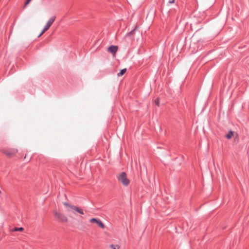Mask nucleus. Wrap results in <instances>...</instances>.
I'll return each mask as SVG.
<instances>
[{"label": "nucleus", "instance_id": "8", "mask_svg": "<svg viewBox=\"0 0 249 249\" xmlns=\"http://www.w3.org/2000/svg\"><path fill=\"white\" fill-rule=\"evenodd\" d=\"M126 69H122L120 72L119 73H118V76L120 77V76H122L125 73V72H126Z\"/></svg>", "mask_w": 249, "mask_h": 249}, {"label": "nucleus", "instance_id": "13", "mask_svg": "<svg viewBox=\"0 0 249 249\" xmlns=\"http://www.w3.org/2000/svg\"><path fill=\"white\" fill-rule=\"evenodd\" d=\"M155 104H156L157 106H159V100H158V99H156V100H155Z\"/></svg>", "mask_w": 249, "mask_h": 249}, {"label": "nucleus", "instance_id": "14", "mask_svg": "<svg viewBox=\"0 0 249 249\" xmlns=\"http://www.w3.org/2000/svg\"><path fill=\"white\" fill-rule=\"evenodd\" d=\"M31 0H27L26 2L25 3V6H26L27 4H29V3L30 2Z\"/></svg>", "mask_w": 249, "mask_h": 249}, {"label": "nucleus", "instance_id": "2", "mask_svg": "<svg viewBox=\"0 0 249 249\" xmlns=\"http://www.w3.org/2000/svg\"><path fill=\"white\" fill-rule=\"evenodd\" d=\"M56 18L55 16H52L49 20L47 22L46 24L45 25V27H44L43 29L42 30L41 33L38 36L39 37L40 36L42 35H43L46 31H47L50 27L51 26V25L53 24V22L55 20Z\"/></svg>", "mask_w": 249, "mask_h": 249}, {"label": "nucleus", "instance_id": "4", "mask_svg": "<svg viewBox=\"0 0 249 249\" xmlns=\"http://www.w3.org/2000/svg\"><path fill=\"white\" fill-rule=\"evenodd\" d=\"M55 216L61 221L66 222L68 221V218L63 214L59 213L57 212L54 213Z\"/></svg>", "mask_w": 249, "mask_h": 249}, {"label": "nucleus", "instance_id": "5", "mask_svg": "<svg viewBox=\"0 0 249 249\" xmlns=\"http://www.w3.org/2000/svg\"><path fill=\"white\" fill-rule=\"evenodd\" d=\"M89 221L91 223H96L97 225H98L102 229H104V228H105V225L103 223V222L101 221H100L99 220H98L97 219H96L95 218H91L90 219Z\"/></svg>", "mask_w": 249, "mask_h": 249}, {"label": "nucleus", "instance_id": "1", "mask_svg": "<svg viewBox=\"0 0 249 249\" xmlns=\"http://www.w3.org/2000/svg\"><path fill=\"white\" fill-rule=\"evenodd\" d=\"M117 178L118 181L124 186H127L129 184L130 180L127 178L125 172L121 173L118 176Z\"/></svg>", "mask_w": 249, "mask_h": 249}, {"label": "nucleus", "instance_id": "10", "mask_svg": "<svg viewBox=\"0 0 249 249\" xmlns=\"http://www.w3.org/2000/svg\"><path fill=\"white\" fill-rule=\"evenodd\" d=\"M109 247L111 249H119L120 247L117 245H110Z\"/></svg>", "mask_w": 249, "mask_h": 249}, {"label": "nucleus", "instance_id": "12", "mask_svg": "<svg viewBox=\"0 0 249 249\" xmlns=\"http://www.w3.org/2000/svg\"><path fill=\"white\" fill-rule=\"evenodd\" d=\"M135 30V29H134L133 30H132L131 31H130L129 33H128L127 34V36H130L131 35H133L134 34V33Z\"/></svg>", "mask_w": 249, "mask_h": 249}, {"label": "nucleus", "instance_id": "6", "mask_svg": "<svg viewBox=\"0 0 249 249\" xmlns=\"http://www.w3.org/2000/svg\"><path fill=\"white\" fill-rule=\"evenodd\" d=\"M118 50V47L116 46H111L108 48V51L112 54H115Z\"/></svg>", "mask_w": 249, "mask_h": 249}, {"label": "nucleus", "instance_id": "7", "mask_svg": "<svg viewBox=\"0 0 249 249\" xmlns=\"http://www.w3.org/2000/svg\"><path fill=\"white\" fill-rule=\"evenodd\" d=\"M233 136V132L230 130L228 133L225 136V137L228 139H230Z\"/></svg>", "mask_w": 249, "mask_h": 249}, {"label": "nucleus", "instance_id": "11", "mask_svg": "<svg viewBox=\"0 0 249 249\" xmlns=\"http://www.w3.org/2000/svg\"><path fill=\"white\" fill-rule=\"evenodd\" d=\"M64 205L69 208L68 210H71V206H73V205H70L69 203H66V202H64Z\"/></svg>", "mask_w": 249, "mask_h": 249}, {"label": "nucleus", "instance_id": "15", "mask_svg": "<svg viewBox=\"0 0 249 249\" xmlns=\"http://www.w3.org/2000/svg\"><path fill=\"white\" fill-rule=\"evenodd\" d=\"M174 0H168V2H169V3H174Z\"/></svg>", "mask_w": 249, "mask_h": 249}, {"label": "nucleus", "instance_id": "3", "mask_svg": "<svg viewBox=\"0 0 249 249\" xmlns=\"http://www.w3.org/2000/svg\"><path fill=\"white\" fill-rule=\"evenodd\" d=\"M68 211L71 212L74 214L79 213L80 214H84L83 210L81 208L77 207L76 206H71V210H68Z\"/></svg>", "mask_w": 249, "mask_h": 249}, {"label": "nucleus", "instance_id": "9", "mask_svg": "<svg viewBox=\"0 0 249 249\" xmlns=\"http://www.w3.org/2000/svg\"><path fill=\"white\" fill-rule=\"evenodd\" d=\"M23 230H24V229L23 228L20 227V228H15L14 229H13L12 230V231H22Z\"/></svg>", "mask_w": 249, "mask_h": 249}]
</instances>
